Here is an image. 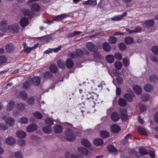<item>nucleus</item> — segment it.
<instances>
[{"mask_svg":"<svg viewBox=\"0 0 158 158\" xmlns=\"http://www.w3.org/2000/svg\"><path fill=\"white\" fill-rule=\"evenodd\" d=\"M66 135L67 139L69 141H73L76 138L75 132L72 129L68 128L66 130Z\"/></svg>","mask_w":158,"mask_h":158,"instance_id":"nucleus-1","label":"nucleus"},{"mask_svg":"<svg viewBox=\"0 0 158 158\" xmlns=\"http://www.w3.org/2000/svg\"><path fill=\"white\" fill-rule=\"evenodd\" d=\"M29 80L31 81V83L35 86H38L40 82L41 78L39 77H34L31 78L30 77H28Z\"/></svg>","mask_w":158,"mask_h":158,"instance_id":"nucleus-2","label":"nucleus"},{"mask_svg":"<svg viewBox=\"0 0 158 158\" xmlns=\"http://www.w3.org/2000/svg\"><path fill=\"white\" fill-rule=\"evenodd\" d=\"M140 23L147 28L152 27L153 26L154 24V21L153 19L148 20L145 21L144 22H141Z\"/></svg>","mask_w":158,"mask_h":158,"instance_id":"nucleus-3","label":"nucleus"},{"mask_svg":"<svg viewBox=\"0 0 158 158\" xmlns=\"http://www.w3.org/2000/svg\"><path fill=\"white\" fill-rule=\"evenodd\" d=\"M127 14L126 12H124L122 14L116 15L114 17L111 18V19L113 21H118L122 20L125 16H126Z\"/></svg>","mask_w":158,"mask_h":158,"instance_id":"nucleus-4","label":"nucleus"},{"mask_svg":"<svg viewBox=\"0 0 158 158\" xmlns=\"http://www.w3.org/2000/svg\"><path fill=\"white\" fill-rule=\"evenodd\" d=\"M37 126L35 123H31L27 127V131L29 132H32L36 130Z\"/></svg>","mask_w":158,"mask_h":158,"instance_id":"nucleus-5","label":"nucleus"},{"mask_svg":"<svg viewBox=\"0 0 158 158\" xmlns=\"http://www.w3.org/2000/svg\"><path fill=\"white\" fill-rule=\"evenodd\" d=\"M86 46L87 48L91 52H95L96 50H98L97 47L94 45L93 43L91 42L87 43Z\"/></svg>","mask_w":158,"mask_h":158,"instance_id":"nucleus-6","label":"nucleus"},{"mask_svg":"<svg viewBox=\"0 0 158 158\" xmlns=\"http://www.w3.org/2000/svg\"><path fill=\"white\" fill-rule=\"evenodd\" d=\"M3 119H4L6 121V124H8L10 126H12L14 125L15 123L14 119L11 117H8L6 118L5 116H2Z\"/></svg>","mask_w":158,"mask_h":158,"instance_id":"nucleus-7","label":"nucleus"},{"mask_svg":"<svg viewBox=\"0 0 158 158\" xmlns=\"http://www.w3.org/2000/svg\"><path fill=\"white\" fill-rule=\"evenodd\" d=\"M8 28L7 22L6 20L2 21L1 22L0 29L3 32H6Z\"/></svg>","mask_w":158,"mask_h":158,"instance_id":"nucleus-8","label":"nucleus"},{"mask_svg":"<svg viewBox=\"0 0 158 158\" xmlns=\"http://www.w3.org/2000/svg\"><path fill=\"white\" fill-rule=\"evenodd\" d=\"M15 49V46L11 43L6 44L5 46V50L7 52H10L14 51Z\"/></svg>","mask_w":158,"mask_h":158,"instance_id":"nucleus-9","label":"nucleus"},{"mask_svg":"<svg viewBox=\"0 0 158 158\" xmlns=\"http://www.w3.org/2000/svg\"><path fill=\"white\" fill-rule=\"evenodd\" d=\"M110 118L113 121L116 122L119 120L120 118V116L117 112H113L110 115Z\"/></svg>","mask_w":158,"mask_h":158,"instance_id":"nucleus-10","label":"nucleus"},{"mask_svg":"<svg viewBox=\"0 0 158 158\" xmlns=\"http://www.w3.org/2000/svg\"><path fill=\"white\" fill-rule=\"evenodd\" d=\"M17 95L20 97L23 100H26L27 98V95L26 92L24 90L19 92L18 93V95L17 94Z\"/></svg>","mask_w":158,"mask_h":158,"instance_id":"nucleus-11","label":"nucleus"},{"mask_svg":"<svg viewBox=\"0 0 158 158\" xmlns=\"http://www.w3.org/2000/svg\"><path fill=\"white\" fill-rule=\"evenodd\" d=\"M15 106V102L14 101H10L8 104L7 107V110L8 111L12 110Z\"/></svg>","mask_w":158,"mask_h":158,"instance_id":"nucleus-12","label":"nucleus"},{"mask_svg":"<svg viewBox=\"0 0 158 158\" xmlns=\"http://www.w3.org/2000/svg\"><path fill=\"white\" fill-rule=\"evenodd\" d=\"M102 47L104 50L106 52H109L111 49L110 45L108 42L103 43Z\"/></svg>","mask_w":158,"mask_h":158,"instance_id":"nucleus-13","label":"nucleus"},{"mask_svg":"<svg viewBox=\"0 0 158 158\" xmlns=\"http://www.w3.org/2000/svg\"><path fill=\"white\" fill-rule=\"evenodd\" d=\"M21 26L23 27H25L28 25L29 23L28 19L27 18H22L20 21Z\"/></svg>","mask_w":158,"mask_h":158,"instance_id":"nucleus-14","label":"nucleus"},{"mask_svg":"<svg viewBox=\"0 0 158 158\" xmlns=\"http://www.w3.org/2000/svg\"><path fill=\"white\" fill-rule=\"evenodd\" d=\"M6 143L9 145H12L15 143V139L12 137L10 136L6 138Z\"/></svg>","mask_w":158,"mask_h":158,"instance_id":"nucleus-15","label":"nucleus"},{"mask_svg":"<svg viewBox=\"0 0 158 158\" xmlns=\"http://www.w3.org/2000/svg\"><path fill=\"white\" fill-rule=\"evenodd\" d=\"M133 88L135 92L138 95L141 94L142 92V90L141 88L139 86L134 85L133 86Z\"/></svg>","mask_w":158,"mask_h":158,"instance_id":"nucleus-16","label":"nucleus"},{"mask_svg":"<svg viewBox=\"0 0 158 158\" xmlns=\"http://www.w3.org/2000/svg\"><path fill=\"white\" fill-rule=\"evenodd\" d=\"M16 135L17 136L20 138H24L26 135V133L22 131H19L16 132Z\"/></svg>","mask_w":158,"mask_h":158,"instance_id":"nucleus-17","label":"nucleus"},{"mask_svg":"<svg viewBox=\"0 0 158 158\" xmlns=\"http://www.w3.org/2000/svg\"><path fill=\"white\" fill-rule=\"evenodd\" d=\"M54 129L55 132L58 134L62 132L63 130L62 127L59 125L55 126L54 127Z\"/></svg>","mask_w":158,"mask_h":158,"instance_id":"nucleus-18","label":"nucleus"},{"mask_svg":"<svg viewBox=\"0 0 158 158\" xmlns=\"http://www.w3.org/2000/svg\"><path fill=\"white\" fill-rule=\"evenodd\" d=\"M83 4L84 5H92L95 6L97 5V3L96 0H89L84 2Z\"/></svg>","mask_w":158,"mask_h":158,"instance_id":"nucleus-19","label":"nucleus"},{"mask_svg":"<svg viewBox=\"0 0 158 158\" xmlns=\"http://www.w3.org/2000/svg\"><path fill=\"white\" fill-rule=\"evenodd\" d=\"M144 90L147 92H151L153 90V87L152 85L150 84H147L144 87Z\"/></svg>","mask_w":158,"mask_h":158,"instance_id":"nucleus-20","label":"nucleus"},{"mask_svg":"<svg viewBox=\"0 0 158 158\" xmlns=\"http://www.w3.org/2000/svg\"><path fill=\"white\" fill-rule=\"evenodd\" d=\"M111 130L112 132L116 133L120 130V128L118 125L115 124L111 126Z\"/></svg>","mask_w":158,"mask_h":158,"instance_id":"nucleus-21","label":"nucleus"},{"mask_svg":"<svg viewBox=\"0 0 158 158\" xmlns=\"http://www.w3.org/2000/svg\"><path fill=\"white\" fill-rule=\"evenodd\" d=\"M74 64L73 61L71 59H69L66 61V65L68 68H72Z\"/></svg>","mask_w":158,"mask_h":158,"instance_id":"nucleus-22","label":"nucleus"},{"mask_svg":"<svg viewBox=\"0 0 158 158\" xmlns=\"http://www.w3.org/2000/svg\"><path fill=\"white\" fill-rule=\"evenodd\" d=\"M66 16L67 15L65 14H61L53 18V20L55 21H59L64 19Z\"/></svg>","mask_w":158,"mask_h":158,"instance_id":"nucleus-23","label":"nucleus"},{"mask_svg":"<svg viewBox=\"0 0 158 158\" xmlns=\"http://www.w3.org/2000/svg\"><path fill=\"white\" fill-rule=\"evenodd\" d=\"M94 144L96 146H100L102 144L103 141L102 139L100 138H97L93 141Z\"/></svg>","mask_w":158,"mask_h":158,"instance_id":"nucleus-24","label":"nucleus"},{"mask_svg":"<svg viewBox=\"0 0 158 158\" xmlns=\"http://www.w3.org/2000/svg\"><path fill=\"white\" fill-rule=\"evenodd\" d=\"M106 59L108 62L112 63L114 61V57L112 55H108L106 56Z\"/></svg>","mask_w":158,"mask_h":158,"instance_id":"nucleus-25","label":"nucleus"},{"mask_svg":"<svg viewBox=\"0 0 158 158\" xmlns=\"http://www.w3.org/2000/svg\"><path fill=\"white\" fill-rule=\"evenodd\" d=\"M31 81L29 80L28 77L27 78V80L23 83V87L25 89L29 88L31 85Z\"/></svg>","mask_w":158,"mask_h":158,"instance_id":"nucleus-26","label":"nucleus"},{"mask_svg":"<svg viewBox=\"0 0 158 158\" xmlns=\"http://www.w3.org/2000/svg\"><path fill=\"white\" fill-rule=\"evenodd\" d=\"M9 28L15 32H17L19 29V26L18 24H14L9 27Z\"/></svg>","mask_w":158,"mask_h":158,"instance_id":"nucleus-27","label":"nucleus"},{"mask_svg":"<svg viewBox=\"0 0 158 158\" xmlns=\"http://www.w3.org/2000/svg\"><path fill=\"white\" fill-rule=\"evenodd\" d=\"M31 10L34 11H37L40 9V6L36 3H34L31 6Z\"/></svg>","mask_w":158,"mask_h":158,"instance_id":"nucleus-28","label":"nucleus"},{"mask_svg":"<svg viewBox=\"0 0 158 158\" xmlns=\"http://www.w3.org/2000/svg\"><path fill=\"white\" fill-rule=\"evenodd\" d=\"M133 38L131 37H127L125 39L124 41L125 43L127 44H131L133 42Z\"/></svg>","mask_w":158,"mask_h":158,"instance_id":"nucleus-29","label":"nucleus"},{"mask_svg":"<svg viewBox=\"0 0 158 158\" xmlns=\"http://www.w3.org/2000/svg\"><path fill=\"white\" fill-rule=\"evenodd\" d=\"M138 131L141 135H147V133L145 129L141 127H138Z\"/></svg>","mask_w":158,"mask_h":158,"instance_id":"nucleus-30","label":"nucleus"},{"mask_svg":"<svg viewBox=\"0 0 158 158\" xmlns=\"http://www.w3.org/2000/svg\"><path fill=\"white\" fill-rule=\"evenodd\" d=\"M28 118L26 117H22L20 118H19V119L18 122L19 123H21L22 124H27L28 123Z\"/></svg>","mask_w":158,"mask_h":158,"instance_id":"nucleus-31","label":"nucleus"},{"mask_svg":"<svg viewBox=\"0 0 158 158\" xmlns=\"http://www.w3.org/2000/svg\"><path fill=\"white\" fill-rule=\"evenodd\" d=\"M78 150L81 153L84 155H86L88 153V150L86 148L83 147L79 148Z\"/></svg>","mask_w":158,"mask_h":158,"instance_id":"nucleus-32","label":"nucleus"},{"mask_svg":"<svg viewBox=\"0 0 158 158\" xmlns=\"http://www.w3.org/2000/svg\"><path fill=\"white\" fill-rule=\"evenodd\" d=\"M42 130L44 132L47 134H49L51 132L52 128L50 126H48L43 127Z\"/></svg>","mask_w":158,"mask_h":158,"instance_id":"nucleus-33","label":"nucleus"},{"mask_svg":"<svg viewBox=\"0 0 158 158\" xmlns=\"http://www.w3.org/2000/svg\"><path fill=\"white\" fill-rule=\"evenodd\" d=\"M123 97L128 102H131L132 101V97L129 94H125L124 95Z\"/></svg>","mask_w":158,"mask_h":158,"instance_id":"nucleus-34","label":"nucleus"},{"mask_svg":"<svg viewBox=\"0 0 158 158\" xmlns=\"http://www.w3.org/2000/svg\"><path fill=\"white\" fill-rule=\"evenodd\" d=\"M81 144L85 146L89 147L91 146V143L87 139H83L81 140Z\"/></svg>","mask_w":158,"mask_h":158,"instance_id":"nucleus-35","label":"nucleus"},{"mask_svg":"<svg viewBox=\"0 0 158 158\" xmlns=\"http://www.w3.org/2000/svg\"><path fill=\"white\" fill-rule=\"evenodd\" d=\"M118 104L120 106L124 107L126 106V102L124 99L122 98H120L118 100Z\"/></svg>","mask_w":158,"mask_h":158,"instance_id":"nucleus-36","label":"nucleus"},{"mask_svg":"<svg viewBox=\"0 0 158 158\" xmlns=\"http://www.w3.org/2000/svg\"><path fill=\"white\" fill-rule=\"evenodd\" d=\"M139 153L142 155H145L148 153V152L143 147H141L139 149Z\"/></svg>","mask_w":158,"mask_h":158,"instance_id":"nucleus-37","label":"nucleus"},{"mask_svg":"<svg viewBox=\"0 0 158 158\" xmlns=\"http://www.w3.org/2000/svg\"><path fill=\"white\" fill-rule=\"evenodd\" d=\"M51 72L52 73H55L57 71V68L56 65L52 64L50 67Z\"/></svg>","mask_w":158,"mask_h":158,"instance_id":"nucleus-38","label":"nucleus"},{"mask_svg":"<svg viewBox=\"0 0 158 158\" xmlns=\"http://www.w3.org/2000/svg\"><path fill=\"white\" fill-rule=\"evenodd\" d=\"M117 39L114 36H110V37L108 41L111 44H115L117 41Z\"/></svg>","mask_w":158,"mask_h":158,"instance_id":"nucleus-39","label":"nucleus"},{"mask_svg":"<svg viewBox=\"0 0 158 158\" xmlns=\"http://www.w3.org/2000/svg\"><path fill=\"white\" fill-rule=\"evenodd\" d=\"M100 135L102 137L104 138L108 137L109 136V134L107 131H102Z\"/></svg>","mask_w":158,"mask_h":158,"instance_id":"nucleus-40","label":"nucleus"},{"mask_svg":"<svg viewBox=\"0 0 158 158\" xmlns=\"http://www.w3.org/2000/svg\"><path fill=\"white\" fill-rule=\"evenodd\" d=\"M17 109L20 111H22L25 109V105L22 103H20L17 105Z\"/></svg>","mask_w":158,"mask_h":158,"instance_id":"nucleus-41","label":"nucleus"},{"mask_svg":"<svg viewBox=\"0 0 158 158\" xmlns=\"http://www.w3.org/2000/svg\"><path fill=\"white\" fill-rule=\"evenodd\" d=\"M57 64L59 68L63 69L65 67L64 62L61 60H59L57 62Z\"/></svg>","mask_w":158,"mask_h":158,"instance_id":"nucleus-42","label":"nucleus"},{"mask_svg":"<svg viewBox=\"0 0 158 158\" xmlns=\"http://www.w3.org/2000/svg\"><path fill=\"white\" fill-rule=\"evenodd\" d=\"M93 52H94L93 56L96 59H101L102 57L101 55L97 51V50Z\"/></svg>","mask_w":158,"mask_h":158,"instance_id":"nucleus-43","label":"nucleus"},{"mask_svg":"<svg viewBox=\"0 0 158 158\" xmlns=\"http://www.w3.org/2000/svg\"><path fill=\"white\" fill-rule=\"evenodd\" d=\"M46 124L51 126L53 124V121L50 118H47L44 120Z\"/></svg>","mask_w":158,"mask_h":158,"instance_id":"nucleus-44","label":"nucleus"},{"mask_svg":"<svg viewBox=\"0 0 158 158\" xmlns=\"http://www.w3.org/2000/svg\"><path fill=\"white\" fill-rule=\"evenodd\" d=\"M7 59L4 56H0V65L6 62Z\"/></svg>","mask_w":158,"mask_h":158,"instance_id":"nucleus-45","label":"nucleus"},{"mask_svg":"<svg viewBox=\"0 0 158 158\" xmlns=\"http://www.w3.org/2000/svg\"><path fill=\"white\" fill-rule=\"evenodd\" d=\"M115 68L118 70H120L121 68L122 64L121 62L117 61L115 62Z\"/></svg>","mask_w":158,"mask_h":158,"instance_id":"nucleus-46","label":"nucleus"},{"mask_svg":"<svg viewBox=\"0 0 158 158\" xmlns=\"http://www.w3.org/2000/svg\"><path fill=\"white\" fill-rule=\"evenodd\" d=\"M12 156H14L16 158H23V155L22 153L19 152H16L14 153V155Z\"/></svg>","mask_w":158,"mask_h":158,"instance_id":"nucleus-47","label":"nucleus"},{"mask_svg":"<svg viewBox=\"0 0 158 158\" xmlns=\"http://www.w3.org/2000/svg\"><path fill=\"white\" fill-rule=\"evenodd\" d=\"M108 149L109 151L112 152H115L117 151V149L113 145H110L108 147Z\"/></svg>","mask_w":158,"mask_h":158,"instance_id":"nucleus-48","label":"nucleus"},{"mask_svg":"<svg viewBox=\"0 0 158 158\" xmlns=\"http://www.w3.org/2000/svg\"><path fill=\"white\" fill-rule=\"evenodd\" d=\"M76 52L77 56H81L84 53V52H83L80 49H76Z\"/></svg>","mask_w":158,"mask_h":158,"instance_id":"nucleus-49","label":"nucleus"},{"mask_svg":"<svg viewBox=\"0 0 158 158\" xmlns=\"http://www.w3.org/2000/svg\"><path fill=\"white\" fill-rule=\"evenodd\" d=\"M34 116L35 118L38 119H41L43 116L39 112H36L34 113Z\"/></svg>","mask_w":158,"mask_h":158,"instance_id":"nucleus-50","label":"nucleus"},{"mask_svg":"<svg viewBox=\"0 0 158 158\" xmlns=\"http://www.w3.org/2000/svg\"><path fill=\"white\" fill-rule=\"evenodd\" d=\"M150 81H153L154 82H156L158 80L157 77L155 75H151L150 77Z\"/></svg>","mask_w":158,"mask_h":158,"instance_id":"nucleus-51","label":"nucleus"},{"mask_svg":"<svg viewBox=\"0 0 158 158\" xmlns=\"http://www.w3.org/2000/svg\"><path fill=\"white\" fill-rule=\"evenodd\" d=\"M151 50L155 54L158 55V46H155L153 47Z\"/></svg>","mask_w":158,"mask_h":158,"instance_id":"nucleus-52","label":"nucleus"},{"mask_svg":"<svg viewBox=\"0 0 158 158\" xmlns=\"http://www.w3.org/2000/svg\"><path fill=\"white\" fill-rule=\"evenodd\" d=\"M118 47L120 50H123L126 48V46L123 43H120L118 45Z\"/></svg>","mask_w":158,"mask_h":158,"instance_id":"nucleus-53","label":"nucleus"},{"mask_svg":"<svg viewBox=\"0 0 158 158\" xmlns=\"http://www.w3.org/2000/svg\"><path fill=\"white\" fill-rule=\"evenodd\" d=\"M114 57L115 58L118 60H120L122 59V55L119 52H117L115 54Z\"/></svg>","mask_w":158,"mask_h":158,"instance_id":"nucleus-54","label":"nucleus"},{"mask_svg":"<svg viewBox=\"0 0 158 158\" xmlns=\"http://www.w3.org/2000/svg\"><path fill=\"white\" fill-rule=\"evenodd\" d=\"M35 102V99L33 97H30L28 100V104L30 105H33Z\"/></svg>","mask_w":158,"mask_h":158,"instance_id":"nucleus-55","label":"nucleus"},{"mask_svg":"<svg viewBox=\"0 0 158 158\" xmlns=\"http://www.w3.org/2000/svg\"><path fill=\"white\" fill-rule=\"evenodd\" d=\"M52 76V73L48 71L46 72L44 74V77L46 78H50Z\"/></svg>","mask_w":158,"mask_h":158,"instance_id":"nucleus-56","label":"nucleus"},{"mask_svg":"<svg viewBox=\"0 0 158 158\" xmlns=\"http://www.w3.org/2000/svg\"><path fill=\"white\" fill-rule=\"evenodd\" d=\"M149 98V96L147 94H144L142 96V99L144 101L148 100Z\"/></svg>","mask_w":158,"mask_h":158,"instance_id":"nucleus-57","label":"nucleus"},{"mask_svg":"<svg viewBox=\"0 0 158 158\" xmlns=\"http://www.w3.org/2000/svg\"><path fill=\"white\" fill-rule=\"evenodd\" d=\"M139 108L141 112H144L147 110L146 106L144 105L141 104L140 105Z\"/></svg>","mask_w":158,"mask_h":158,"instance_id":"nucleus-58","label":"nucleus"},{"mask_svg":"<svg viewBox=\"0 0 158 158\" xmlns=\"http://www.w3.org/2000/svg\"><path fill=\"white\" fill-rule=\"evenodd\" d=\"M8 129V127L3 123H0V130L3 131L6 130Z\"/></svg>","mask_w":158,"mask_h":158,"instance_id":"nucleus-59","label":"nucleus"},{"mask_svg":"<svg viewBox=\"0 0 158 158\" xmlns=\"http://www.w3.org/2000/svg\"><path fill=\"white\" fill-rule=\"evenodd\" d=\"M135 33H139L142 30V27L137 26L135 27Z\"/></svg>","mask_w":158,"mask_h":158,"instance_id":"nucleus-60","label":"nucleus"},{"mask_svg":"<svg viewBox=\"0 0 158 158\" xmlns=\"http://www.w3.org/2000/svg\"><path fill=\"white\" fill-rule=\"evenodd\" d=\"M23 13L24 15L30 16L31 15V12L28 10H25L23 11Z\"/></svg>","mask_w":158,"mask_h":158,"instance_id":"nucleus-61","label":"nucleus"},{"mask_svg":"<svg viewBox=\"0 0 158 158\" xmlns=\"http://www.w3.org/2000/svg\"><path fill=\"white\" fill-rule=\"evenodd\" d=\"M123 63L124 66H126L129 64V60L127 58H123Z\"/></svg>","mask_w":158,"mask_h":158,"instance_id":"nucleus-62","label":"nucleus"},{"mask_svg":"<svg viewBox=\"0 0 158 158\" xmlns=\"http://www.w3.org/2000/svg\"><path fill=\"white\" fill-rule=\"evenodd\" d=\"M121 118L122 120L125 121L127 118V115L126 113L122 112L121 113Z\"/></svg>","mask_w":158,"mask_h":158,"instance_id":"nucleus-63","label":"nucleus"},{"mask_svg":"<svg viewBox=\"0 0 158 158\" xmlns=\"http://www.w3.org/2000/svg\"><path fill=\"white\" fill-rule=\"evenodd\" d=\"M18 143L20 146H23L25 144V141L24 139H19L18 141Z\"/></svg>","mask_w":158,"mask_h":158,"instance_id":"nucleus-64","label":"nucleus"}]
</instances>
